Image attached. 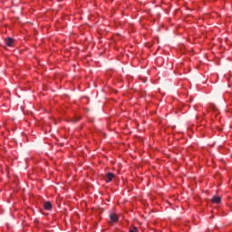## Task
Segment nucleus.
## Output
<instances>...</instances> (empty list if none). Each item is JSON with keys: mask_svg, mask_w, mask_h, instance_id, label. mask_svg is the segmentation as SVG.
I'll use <instances>...</instances> for the list:
<instances>
[{"mask_svg": "<svg viewBox=\"0 0 232 232\" xmlns=\"http://www.w3.org/2000/svg\"><path fill=\"white\" fill-rule=\"evenodd\" d=\"M113 179H115V174H113L111 172L105 174L104 180L106 182H111L113 180Z\"/></svg>", "mask_w": 232, "mask_h": 232, "instance_id": "nucleus-1", "label": "nucleus"}, {"mask_svg": "<svg viewBox=\"0 0 232 232\" xmlns=\"http://www.w3.org/2000/svg\"><path fill=\"white\" fill-rule=\"evenodd\" d=\"M119 217H117V214H111L110 215V221L109 224H113V222H118Z\"/></svg>", "mask_w": 232, "mask_h": 232, "instance_id": "nucleus-2", "label": "nucleus"}, {"mask_svg": "<svg viewBox=\"0 0 232 232\" xmlns=\"http://www.w3.org/2000/svg\"><path fill=\"white\" fill-rule=\"evenodd\" d=\"M211 202H213L214 204H220V202H222V198L218 196H214L211 199Z\"/></svg>", "mask_w": 232, "mask_h": 232, "instance_id": "nucleus-4", "label": "nucleus"}, {"mask_svg": "<svg viewBox=\"0 0 232 232\" xmlns=\"http://www.w3.org/2000/svg\"><path fill=\"white\" fill-rule=\"evenodd\" d=\"M44 209H46V211H52V202L44 201Z\"/></svg>", "mask_w": 232, "mask_h": 232, "instance_id": "nucleus-3", "label": "nucleus"}, {"mask_svg": "<svg viewBox=\"0 0 232 232\" xmlns=\"http://www.w3.org/2000/svg\"><path fill=\"white\" fill-rule=\"evenodd\" d=\"M79 121H81V117L77 116L74 119H72V122H73V124H75V122H79Z\"/></svg>", "mask_w": 232, "mask_h": 232, "instance_id": "nucleus-6", "label": "nucleus"}, {"mask_svg": "<svg viewBox=\"0 0 232 232\" xmlns=\"http://www.w3.org/2000/svg\"><path fill=\"white\" fill-rule=\"evenodd\" d=\"M130 232H139V228H137L136 227H132L130 229Z\"/></svg>", "mask_w": 232, "mask_h": 232, "instance_id": "nucleus-7", "label": "nucleus"}, {"mask_svg": "<svg viewBox=\"0 0 232 232\" xmlns=\"http://www.w3.org/2000/svg\"><path fill=\"white\" fill-rule=\"evenodd\" d=\"M5 44L7 45V46H13V44H14V39H12V38H7V39H5Z\"/></svg>", "mask_w": 232, "mask_h": 232, "instance_id": "nucleus-5", "label": "nucleus"}]
</instances>
